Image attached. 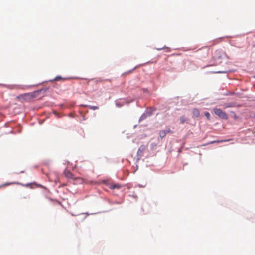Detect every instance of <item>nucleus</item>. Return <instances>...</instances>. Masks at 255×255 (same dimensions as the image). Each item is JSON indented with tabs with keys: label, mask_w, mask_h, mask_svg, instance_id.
<instances>
[{
	"label": "nucleus",
	"mask_w": 255,
	"mask_h": 255,
	"mask_svg": "<svg viewBox=\"0 0 255 255\" xmlns=\"http://www.w3.org/2000/svg\"><path fill=\"white\" fill-rule=\"evenodd\" d=\"M10 184H11V183H5V184H2V185H0V188H2L3 187L9 185Z\"/></svg>",
	"instance_id": "obj_14"
},
{
	"label": "nucleus",
	"mask_w": 255,
	"mask_h": 255,
	"mask_svg": "<svg viewBox=\"0 0 255 255\" xmlns=\"http://www.w3.org/2000/svg\"><path fill=\"white\" fill-rule=\"evenodd\" d=\"M166 131V132H167V133H172L173 132L171 131V130L170 129H168L167 130H165Z\"/></svg>",
	"instance_id": "obj_17"
},
{
	"label": "nucleus",
	"mask_w": 255,
	"mask_h": 255,
	"mask_svg": "<svg viewBox=\"0 0 255 255\" xmlns=\"http://www.w3.org/2000/svg\"><path fill=\"white\" fill-rule=\"evenodd\" d=\"M180 121L181 123L183 124L187 121V119L184 116H182L180 118Z\"/></svg>",
	"instance_id": "obj_11"
},
{
	"label": "nucleus",
	"mask_w": 255,
	"mask_h": 255,
	"mask_svg": "<svg viewBox=\"0 0 255 255\" xmlns=\"http://www.w3.org/2000/svg\"><path fill=\"white\" fill-rule=\"evenodd\" d=\"M89 108L92 110H97L99 109V107L96 106H89Z\"/></svg>",
	"instance_id": "obj_13"
},
{
	"label": "nucleus",
	"mask_w": 255,
	"mask_h": 255,
	"mask_svg": "<svg viewBox=\"0 0 255 255\" xmlns=\"http://www.w3.org/2000/svg\"><path fill=\"white\" fill-rule=\"evenodd\" d=\"M146 149V146L144 145H142L137 151V154L138 157H142L143 156V154L144 152L145 151Z\"/></svg>",
	"instance_id": "obj_6"
},
{
	"label": "nucleus",
	"mask_w": 255,
	"mask_h": 255,
	"mask_svg": "<svg viewBox=\"0 0 255 255\" xmlns=\"http://www.w3.org/2000/svg\"><path fill=\"white\" fill-rule=\"evenodd\" d=\"M64 174L65 177L68 180H78L80 183H82L84 181L82 178L75 177L74 175L67 169L64 170Z\"/></svg>",
	"instance_id": "obj_1"
},
{
	"label": "nucleus",
	"mask_w": 255,
	"mask_h": 255,
	"mask_svg": "<svg viewBox=\"0 0 255 255\" xmlns=\"http://www.w3.org/2000/svg\"><path fill=\"white\" fill-rule=\"evenodd\" d=\"M162 49H167V51H168V52L170 51V49L169 48H168V47H163V48H157V50H161Z\"/></svg>",
	"instance_id": "obj_16"
},
{
	"label": "nucleus",
	"mask_w": 255,
	"mask_h": 255,
	"mask_svg": "<svg viewBox=\"0 0 255 255\" xmlns=\"http://www.w3.org/2000/svg\"><path fill=\"white\" fill-rule=\"evenodd\" d=\"M231 107V105H228L227 106H225L226 108H227V107Z\"/></svg>",
	"instance_id": "obj_18"
},
{
	"label": "nucleus",
	"mask_w": 255,
	"mask_h": 255,
	"mask_svg": "<svg viewBox=\"0 0 255 255\" xmlns=\"http://www.w3.org/2000/svg\"><path fill=\"white\" fill-rule=\"evenodd\" d=\"M193 115L196 117H198L200 115V112L198 109L194 108L192 111Z\"/></svg>",
	"instance_id": "obj_7"
},
{
	"label": "nucleus",
	"mask_w": 255,
	"mask_h": 255,
	"mask_svg": "<svg viewBox=\"0 0 255 255\" xmlns=\"http://www.w3.org/2000/svg\"><path fill=\"white\" fill-rule=\"evenodd\" d=\"M121 187V186L119 184H115L111 185L109 188L111 189H119Z\"/></svg>",
	"instance_id": "obj_9"
},
{
	"label": "nucleus",
	"mask_w": 255,
	"mask_h": 255,
	"mask_svg": "<svg viewBox=\"0 0 255 255\" xmlns=\"http://www.w3.org/2000/svg\"><path fill=\"white\" fill-rule=\"evenodd\" d=\"M33 96L31 93H24L20 94L16 97L17 100L20 101H28L31 99Z\"/></svg>",
	"instance_id": "obj_2"
},
{
	"label": "nucleus",
	"mask_w": 255,
	"mask_h": 255,
	"mask_svg": "<svg viewBox=\"0 0 255 255\" xmlns=\"http://www.w3.org/2000/svg\"><path fill=\"white\" fill-rule=\"evenodd\" d=\"M205 116L208 119H210V113L208 112H206L205 113Z\"/></svg>",
	"instance_id": "obj_15"
},
{
	"label": "nucleus",
	"mask_w": 255,
	"mask_h": 255,
	"mask_svg": "<svg viewBox=\"0 0 255 255\" xmlns=\"http://www.w3.org/2000/svg\"><path fill=\"white\" fill-rule=\"evenodd\" d=\"M66 79V78H62V77H61L60 76H58L56 77L54 79L50 80L49 81H59V80H65Z\"/></svg>",
	"instance_id": "obj_10"
},
{
	"label": "nucleus",
	"mask_w": 255,
	"mask_h": 255,
	"mask_svg": "<svg viewBox=\"0 0 255 255\" xmlns=\"http://www.w3.org/2000/svg\"><path fill=\"white\" fill-rule=\"evenodd\" d=\"M167 132L165 130H162L159 132V134L161 139H163L166 135Z\"/></svg>",
	"instance_id": "obj_8"
},
{
	"label": "nucleus",
	"mask_w": 255,
	"mask_h": 255,
	"mask_svg": "<svg viewBox=\"0 0 255 255\" xmlns=\"http://www.w3.org/2000/svg\"><path fill=\"white\" fill-rule=\"evenodd\" d=\"M152 114L151 113H144L141 116L140 119H144L147 117V116H150Z\"/></svg>",
	"instance_id": "obj_12"
},
{
	"label": "nucleus",
	"mask_w": 255,
	"mask_h": 255,
	"mask_svg": "<svg viewBox=\"0 0 255 255\" xmlns=\"http://www.w3.org/2000/svg\"><path fill=\"white\" fill-rule=\"evenodd\" d=\"M224 55V52L221 50H215L213 54V58L214 61H217L219 59H222Z\"/></svg>",
	"instance_id": "obj_4"
},
{
	"label": "nucleus",
	"mask_w": 255,
	"mask_h": 255,
	"mask_svg": "<svg viewBox=\"0 0 255 255\" xmlns=\"http://www.w3.org/2000/svg\"><path fill=\"white\" fill-rule=\"evenodd\" d=\"M213 111L215 114L218 116L220 118L226 120L228 119L227 114L221 109L219 108H214Z\"/></svg>",
	"instance_id": "obj_3"
},
{
	"label": "nucleus",
	"mask_w": 255,
	"mask_h": 255,
	"mask_svg": "<svg viewBox=\"0 0 255 255\" xmlns=\"http://www.w3.org/2000/svg\"><path fill=\"white\" fill-rule=\"evenodd\" d=\"M29 87V86L25 85H9L8 88L11 89H26Z\"/></svg>",
	"instance_id": "obj_5"
}]
</instances>
